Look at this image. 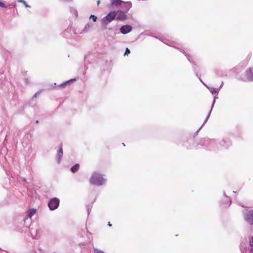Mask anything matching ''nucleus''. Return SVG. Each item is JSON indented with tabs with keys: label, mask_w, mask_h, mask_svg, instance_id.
<instances>
[{
	"label": "nucleus",
	"mask_w": 253,
	"mask_h": 253,
	"mask_svg": "<svg viewBox=\"0 0 253 253\" xmlns=\"http://www.w3.org/2000/svg\"><path fill=\"white\" fill-rule=\"evenodd\" d=\"M202 83L205 85V86L206 87H207V88L208 87L207 86V85L206 84H204L203 82Z\"/></svg>",
	"instance_id": "nucleus-37"
},
{
	"label": "nucleus",
	"mask_w": 253,
	"mask_h": 253,
	"mask_svg": "<svg viewBox=\"0 0 253 253\" xmlns=\"http://www.w3.org/2000/svg\"><path fill=\"white\" fill-rule=\"evenodd\" d=\"M250 245L251 247H253V237L250 238Z\"/></svg>",
	"instance_id": "nucleus-26"
},
{
	"label": "nucleus",
	"mask_w": 253,
	"mask_h": 253,
	"mask_svg": "<svg viewBox=\"0 0 253 253\" xmlns=\"http://www.w3.org/2000/svg\"><path fill=\"white\" fill-rule=\"evenodd\" d=\"M108 225L109 226L111 227V226H112V224L110 222H109L108 223Z\"/></svg>",
	"instance_id": "nucleus-34"
},
{
	"label": "nucleus",
	"mask_w": 253,
	"mask_h": 253,
	"mask_svg": "<svg viewBox=\"0 0 253 253\" xmlns=\"http://www.w3.org/2000/svg\"><path fill=\"white\" fill-rule=\"evenodd\" d=\"M100 0H98L97 1V5H99V4H100Z\"/></svg>",
	"instance_id": "nucleus-33"
},
{
	"label": "nucleus",
	"mask_w": 253,
	"mask_h": 253,
	"mask_svg": "<svg viewBox=\"0 0 253 253\" xmlns=\"http://www.w3.org/2000/svg\"><path fill=\"white\" fill-rule=\"evenodd\" d=\"M93 26V24L91 23H87L83 30L84 32H87L90 28Z\"/></svg>",
	"instance_id": "nucleus-17"
},
{
	"label": "nucleus",
	"mask_w": 253,
	"mask_h": 253,
	"mask_svg": "<svg viewBox=\"0 0 253 253\" xmlns=\"http://www.w3.org/2000/svg\"><path fill=\"white\" fill-rule=\"evenodd\" d=\"M94 253H105L103 251L100 250L97 248H93Z\"/></svg>",
	"instance_id": "nucleus-24"
},
{
	"label": "nucleus",
	"mask_w": 253,
	"mask_h": 253,
	"mask_svg": "<svg viewBox=\"0 0 253 253\" xmlns=\"http://www.w3.org/2000/svg\"><path fill=\"white\" fill-rule=\"evenodd\" d=\"M224 196L225 197L226 199V201L228 203H229V205H228V206H229L231 203V200H230V198L229 197H228L226 195V193L225 192H224Z\"/></svg>",
	"instance_id": "nucleus-23"
},
{
	"label": "nucleus",
	"mask_w": 253,
	"mask_h": 253,
	"mask_svg": "<svg viewBox=\"0 0 253 253\" xmlns=\"http://www.w3.org/2000/svg\"><path fill=\"white\" fill-rule=\"evenodd\" d=\"M37 211L35 209H31L27 212L26 216L23 219L24 226L28 228L32 223L31 217L35 215Z\"/></svg>",
	"instance_id": "nucleus-2"
},
{
	"label": "nucleus",
	"mask_w": 253,
	"mask_h": 253,
	"mask_svg": "<svg viewBox=\"0 0 253 253\" xmlns=\"http://www.w3.org/2000/svg\"><path fill=\"white\" fill-rule=\"evenodd\" d=\"M90 209H91V207H89V206H87V211H88V213H89V210Z\"/></svg>",
	"instance_id": "nucleus-32"
},
{
	"label": "nucleus",
	"mask_w": 253,
	"mask_h": 253,
	"mask_svg": "<svg viewBox=\"0 0 253 253\" xmlns=\"http://www.w3.org/2000/svg\"><path fill=\"white\" fill-rule=\"evenodd\" d=\"M202 83L205 85V86L206 87H207V88L208 87L207 86V85L206 84H204L203 82Z\"/></svg>",
	"instance_id": "nucleus-38"
},
{
	"label": "nucleus",
	"mask_w": 253,
	"mask_h": 253,
	"mask_svg": "<svg viewBox=\"0 0 253 253\" xmlns=\"http://www.w3.org/2000/svg\"><path fill=\"white\" fill-rule=\"evenodd\" d=\"M63 153L62 147L61 146L60 147V148H59V150L57 152V155H56V159H57L58 163H60L61 159V158H62V157L63 156Z\"/></svg>",
	"instance_id": "nucleus-11"
},
{
	"label": "nucleus",
	"mask_w": 253,
	"mask_h": 253,
	"mask_svg": "<svg viewBox=\"0 0 253 253\" xmlns=\"http://www.w3.org/2000/svg\"><path fill=\"white\" fill-rule=\"evenodd\" d=\"M89 182L92 184L100 186L105 183L106 179L101 174L94 172L90 178Z\"/></svg>",
	"instance_id": "nucleus-1"
},
{
	"label": "nucleus",
	"mask_w": 253,
	"mask_h": 253,
	"mask_svg": "<svg viewBox=\"0 0 253 253\" xmlns=\"http://www.w3.org/2000/svg\"><path fill=\"white\" fill-rule=\"evenodd\" d=\"M124 7L125 10L127 12L132 6L131 2L130 1L124 2Z\"/></svg>",
	"instance_id": "nucleus-14"
},
{
	"label": "nucleus",
	"mask_w": 253,
	"mask_h": 253,
	"mask_svg": "<svg viewBox=\"0 0 253 253\" xmlns=\"http://www.w3.org/2000/svg\"><path fill=\"white\" fill-rule=\"evenodd\" d=\"M79 168H80L79 165L78 164H76L75 165H74L73 167H72L71 168V171L73 173H75L79 170Z\"/></svg>",
	"instance_id": "nucleus-18"
},
{
	"label": "nucleus",
	"mask_w": 253,
	"mask_h": 253,
	"mask_svg": "<svg viewBox=\"0 0 253 253\" xmlns=\"http://www.w3.org/2000/svg\"><path fill=\"white\" fill-rule=\"evenodd\" d=\"M60 200L57 198H52L48 203V207L51 211H53L58 208L59 205Z\"/></svg>",
	"instance_id": "nucleus-6"
},
{
	"label": "nucleus",
	"mask_w": 253,
	"mask_h": 253,
	"mask_svg": "<svg viewBox=\"0 0 253 253\" xmlns=\"http://www.w3.org/2000/svg\"><path fill=\"white\" fill-rule=\"evenodd\" d=\"M242 253H244V252L242 251Z\"/></svg>",
	"instance_id": "nucleus-42"
},
{
	"label": "nucleus",
	"mask_w": 253,
	"mask_h": 253,
	"mask_svg": "<svg viewBox=\"0 0 253 253\" xmlns=\"http://www.w3.org/2000/svg\"><path fill=\"white\" fill-rule=\"evenodd\" d=\"M130 52L129 49L128 48H126L124 55H127L128 54L130 53Z\"/></svg>",
	"instance_id": "nucleus-27"
},
{
	"label": "nucleus",
	"mask_w": 253,
	"mask_h": 253,
	"mask_svg": "<svg viewBox=\"0 0 253 253\" xmlns=\"http://www.w3.org/2000/svg\"><path fill=\"white\" fill-rule=\"evenodd\" d=\"M215 143V140L214 139H210L209 138L202 139L200 141V144L206 147H209V149H212L213 145Z\"/></svg>",
	"instance_id": "nucleus-5"
},
{
	"label": "nucleus",
	"mask_w": 253,
	"mask_h": 253,
	"mask_svg": "<svg viewBox=\"0 0 253 253\" xmlns=\"http://www.w3.org/2000/svg\"><path fill=\"white\" fill-rule=\"evenodd\" d=\"M231 145V141L229 140H225V139H223L222 141L220 142V145L223 147H224L225 148H227Z\"/></svg>",
	"instance_id": "nucleus-13"
},
{
	"label": "nucleus",
	"mask_w": 253,
	"mask_h": 253,
	"mask_svg": "<svg viewBox=\"0 0 253 253\" xmlns=\"http://www.w3.org/2000/svg\"><path fill=\"white\" fill-rule=\"evenodd\" d=\"M218 98V97L217 96V95H216L214 97V100H213V102H212V105H211V110L210 111L209 113V114H208V116L207 117V118H206V120H205L204 123H203V124L202 125V126H201V127H200V128L197 130V133H198V131H199V130H200V129H201V128L203 126H204V125L206 123V122H207V121H208V119H209V118L210 117V115H211V110H212V108H213V106H214V103H215V99H216V98Z\"/></svg>",
	"instance_id": "nucleus-10"
},
{
	"label": "nucleus",
	"mask_w": 253,
	"mask_h": 253,
	"mask_svg": "<svg viewBox=\"0 0 253 253\" xmlns=\"http://www.w3.org/2000/svg\"><path fill=\"white\" fill-rule=\"evenodd\" d=\"M184 146L186 147L187 148H189V149L192 148V147L191 146H188L187 145V143H184Z\"/></svg>",
	"instance_id": "nucleus-28"
},
{
	"label": "nucleus",
	"mask_w": 253,
	"mask_h": 253,
	"mask_svg": "<svg viewBox=\"0 0 253 253\" xmlns=\"http://www.w3.org/2000/svg\"><path fill=\"white\" fill-rule=\"evenodd\" d=\"M193 69L194 70V71L196 72V65H194L193 66Z\"/></svg>",
	"instance_id": "nucleus-30"
},
{
	"label": "nucleus",
	"mask_w": 253,
	"mask_h": 253,
	"mask_svg": "<svg viewBox=\"0 0 253 253\" xmlns=\"http://www.w3.org/2000/svg\"><path fill=\"white\" fill-rule=\"evenodd\" d=\"M241 80L245 82L253 81V67L247 70L245 77L241 78Z\"/></svg>",
	"instance_id": "nucleus-7"
},
{
	"label": "nucleus",
	"mask_w": 253,
	"mask_h": 253,
	"mask_svg": "<svg viewBox=\"0 0 253 253\" xmlns=\"http://www.w3.org/2000/svg\"><path fill=\"white\" fill-rule=\"evenodd\" d=\"M181 52L183 53V54L186 56L188 60L190 62L192 63V61L190 59V57L189 55L186 52H184L183 50L182 49H179Z\"/></svg>",
	"instance_id": "nucleus-20"
},
{
	"label": "nucleus",
	"mask_w": 253,
	"mask_h": 253,
	"mask_svg": "<svg viewBox=\"0 0 253 253\" xmlns=\"http://www.w3.org/2000/svg\"><path fill=\"white\" fill-rule=\"evenodd\" d=\"M166 43V44H167L168 45H169V46H174V45H171V44H169V43Z\"/></svg>",
	"instance_id": "nucleus-35"
},
{
	"label": "nucleus",
	"mask_w": 253,
	"mask_h": 253,
	"mask_svg": "<svg viewBox=\"0 0 253 253\" xmlns=\"http://www.w3.org/2000/svg\"><path fill=\"white\" fill-rule=\"evenodd\" d=\"M18 2H20V3H23V4L26 7H30L31 6L28 5L26 1H25L24 0H18Z\"/></svg>",
	"instance_id": "nucleus-21"
},
{
	"label": "nucleus",
	"mask_w": 253,
	"mask_h": 253,
	"mask_svg": "<svg viewBox=\"0 0 253 253\" xmlns=\"http://www.w3.org/2000/svg\"><path fill=\"white\" fill-rule=\"evenodd\" d=\"M90 19H92L94 22H96L97 20V17L94 15H91L90 16Z\"/></svg>",
	"instance_id": "nucleus-25"
},
{
	"label": "nucleus",
	"mask_w": 253,
	"mask_h": 253,
	"mask_svg": "<svg viewBox=\"0 0 253 253\" xmlns=\"http://www.w3.org/2000/svg\"><path fill=\"white\" fill-rule=\"evenodd\" d=\"M116 19L118 20L124 21L127 18V16L125 12L121 10L116 11Z\"/></svg>",
	"instance_id": "nucleus-8"
},
{
	"label": "nucleus",
	"mask_w": 253,
	"mask_h": 253,
	"mask_svg": "<svg viewBox=\"0 0 253 253\" xmlns=\"http://www.w3.org/2000/svg\"><path fill=\"white\" fill-rule=\"evenodd\" d=\"M70 11L71 13L74 17V18H77L78 17V15L77 10L74 7H70Z\"/></svg>",
	"instance_id": "nucleus-15"
},
{
	"label": "nucleus",
	"mask_w": 253,
	"mask_h": 253,
	"mask_svg": "<svg viewBox=\"0 0 253 253\" xmlns=\"http://www.w3.org/2000/svg\"><path fill=\"white\" fill-rule=\"evenodd\" d=\"M245 220L251 225H253V210H245L243 211Z\"/></svg>",
	"instance_id": "nucleus-4"
},
{
	"label": "nucleus",
	"mask_w": 253,
	"mask_h": 253,
	"mask_svg": "<svg viewBox=\"0 0 253 253\" xmlns=\"http://www.w3.org/2000/svg\"><path fill=\"white\" fill-rule=\"evenodd\" d=\"M251 253H253V249L251 250Z\"/></svg>",
	"instance_id": "nucleus-36"
},
{
	"label": "nucleus",
	"mask_w": 253,
	"mask_h": 253,
	"mask_svg": "<svg viewBox=\"0 0 253 253\" xmlns=\"http://www.w3.org/2000/svg\"><path fill=\"white\" fill-rule=\"evenodd\" d=\"M37 94H38V93H36V94H35V96H37Z\"/></svg>",
	"instance_id": "nucleus-41"
},
{
	"label": "nucleus",
	"mask_w": 253,
	"mask_h": 253,
	"mask_svg": "<svg viewBox=\"0 0 253 253\" xmlns=\"http://www.w3.org/2000/svg\"><path fill=\"white\" fill-rule=\"evenodd\" d=\"M223 84V83L222 82L219 88L218 89L217 88H213V87H208V88L210 90V91H211V92L212 94H216V95H217L218 93V91L220 89V88H221V87L222 86Z\"/></svg>",
	"instance_id": "nucleus-12"
},
{
	"label": "nucleus",
	"mask_w": 253,
	"mask_h": 253,
	"mask_svg": "<svg viewBox=\"0 0 253 253\" xmlns=\"http://www.w3.org/2000/svg\"><path fill=\"white\" fill-rule=\"evenodd\" d=\"M116 16V11H110L106 16H105L101 20V24L102 25L106 26L113 20H114Z\"/></svg>",
	"instance_id": "nucleus-3"
},
{
	"label": "nucleus",
	"mask_w": 253,
	"mask_h": 253,
	"mask_svg": "<svg viewBox=\"0 0 253 253\" xmlns=\"http://www.w3.org/2000/svg\"><path fill=\"white\" fill-rule=\"evenodd\" d=\"M132 29V28L131 26H130L129 25H126L122 26L120 28V32L122 34L125 35V34H126L129 33L130 32H131Z\"/></svg>",
	"instance_id": "nucleus-9"
},
{
	"label": "nucleus",
	"mask_w": 253,
	"mask_h": 253,
	"mask_svg": "<svg viewBox=\"0 0 253 253\" xmlns=\"http://www.w3.org/2000/svg\"><path fill=\"white\" fill-rule=\"evenodd\" d=\"M202 83L205 85V86L206 87H207V88L208 87L207 86V85L206 84H204L203 82Z\"/></svg>",
	"instance_id": "nucleus-39"
},
{
	"label": "nucleus",
	"mask_w": 253,
	"mask_h": 253,
	"mask_svg": "<svg viewBox=\"0 0 253 253\" xmlns=\"http://www.w3.org/2000/svg\"><path fill=\"white\" fill-rule=\"evenodd\" d=\"M75 81H76L75 79H71L68 81L65 82L61 84L59 86L61 87H65L66 85H69V84L71 82H73Z\"/></svg>",
	"instance_id": "nucleus-19"
},
{
	"label": "nucleus",
	"mask_w": 253,
	"mask_h": 253,
	"mask_svg": "<svg viewBox=\"0 0 253 253\" xmlns=\"http://www.w3.org/2000/svg\"><path fill=\"white\" fill-rule=\"evenodd\" d=\"M111 4L114 5L116 6H119L121 5V4L123 2L122 0H110Z\"/></svg>",
	"instance_id": "nucleus-16"
},
{
	"label": "nucleus",
	"mask_w": 253,
	"mask_h": 253,
	"mask_svg": "<svg viewBox=\"0 0 253 253\" xmlns=\"http://www.w3.org/2000/svg\"><path fill=\"white\" fill-rule=\"evenodd\" d=\"M36 124H38L39 123V121H36Z\"/></svg>",
	"instance_id": "nucleus-40"
},
{
	"label": "nucleus",
	"mask_w": 253,
	"mask_h": 253,
	"mask_svg": "<svg viewBox=\"0 0 253 253\" xmlns=\"http://www.w3.org/2000/svg\"><path fill=\"white\" fill-rule=\"evenodd\" d=\"M9 4L6 5L3 1L0 0V6L3 8L8 7Z\"/></svg>",
	"instance_id": "nucleus-22"
},
{
	"label": "nucleus",
	"mask_w": 253,
	"mask_h": 253,
	"mask_svg": "<svg viewBox=\"0 0 253 253\" xmlns=\"http://www.w3.org/2000/svg\"><path fill=\"white\" fill-rule=\"evenodd\" d=\"M196 75L197 77H198V78L199 79L200 81L202 83H203V81H202V80L201 79V78H200V77L199 76V75H198V73H197V72H196Z\"/></svg>",
	"instance_id": "nucleus-31"
},
{
	"label": "nucleus",
	"mask_w": 253,
	"mask_h": 253,
	"mask_svg": "<svg viewBox=\"0 0 253 253\" xmlns=\"http://www.w3.org/2000/svg\"><path fill=\"white\" fill-rule=\"evenodd\" d=\"M24 82L26 84H28L29 83L28 79H24Z\"/></svg>",
	"instance_id": "nucleus-29"
}]
</instances>
